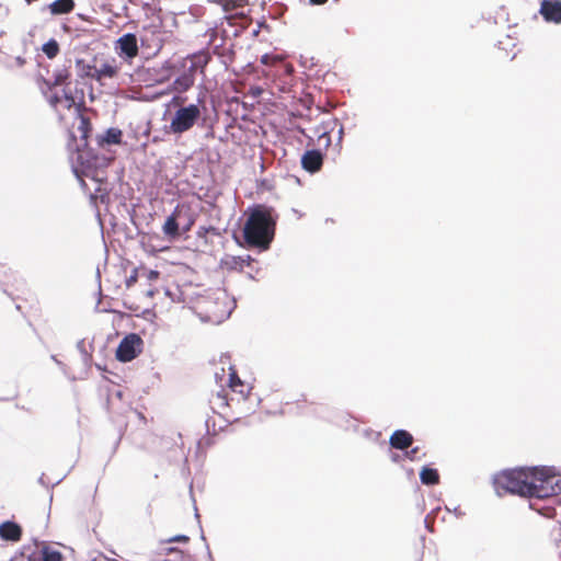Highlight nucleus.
<instances>
[{
	"label": "nucleus",
	"mask_w": 561,
	"mask_h": 561,
	"mask_svg": "<svg viewBox=\"0 0 561 561\" xmlns=\"http://www.w3.org/2000/svg\"><path fill=\"white\" fill-rule=\"evenodd\" d=\"M260 32H261V31H260L257 27H256V28H254V30L252 31V33H251L252 37H256V36L260 34Z\"/></svg>",
	"instance_id": "obj_63"
},
{
	"label": "nucleus",
	"mask_w": 561,
	"mask_h": 561,
	"mask_svg": "<svg viewBox=\"0 0 561 561\" xmlns=\"http://www.w3.org/2000/svg\"><path fill=\"white\" fill-rule=\"evenodd\" d=\"M42 51L48 59H54L60 51L59 43L55 38H49L42 45Z\"/></svg>",
	"instance_id": "obj_25"
},
{
	"label": "nucleus",
	"mask_w": 561,
	"mask_h": 561,
	"mask_svg": "<svg viewBox=\"0 0 561 561\" xmlns=\"http://www.w3.org/2000/svg\"><path fill=\"white\" fill-rule=\"evenodd\" d=\"M31 551H35V549H32L31 545H24L12 557H15L16 561H28Z\"/></svg>",
	"instance_id": "obj_30"
},
{
	"label": "nucleus",
	"mask_w": 561,
	"mask_h": 561,
	"mask_svg": "<svg viewBox=\"0 0 561 561\" xmlns=\"http://www.w3.org/2000/svg\"><path fill=\"white\" fill-rule=\"evenodd\" d=\"M95 367L101 370V371H105L106 370V367L105 366H102L101 364H95Z\"/></svg>",
	"instance_id": "obj_64"
},
{
	"label": "nucleus",
	"mask_w": 561,
	"mask_h": 561,
	"mask_svg": "<svg viewBox=\"0 0 561 561\" xmlns=\"http://www.w3.org/2000/svg\"><path fill=\"white\" fill-rule=\"evenodd\" d=\"M327 2H328V0H308V3L310 5H322Z\"/></svg>",
	"instance_id": "obj_51"
},
{
	"label": "nucleus",
	"mask_w": 561,
	"mask_h": 561,
	"mask_svg": "<svg viewBox=\"0 0 561 561\" xmlns=\"http://www.w3.org/2000/svg\"><path fill=\"white\" fill-rule=\"evenodd\" d=\"M194 222H195V218L192 216H188L187 222L181 228V236L184 233H187L192 229V226L194 225Z\"/></svg>",
	"instance_id": "obj_45"
},
{
	"label": "nucleus",
	"mask_w": 561,
	"mask_h": 561,
	"mask_svg": "<svg viewBox=\"0 0 561 561\" xmlns=\"http://www.w3.org/2000/svg\"><path fill=\"white\" fill-rule=\"evenodd\" d=\"M206 553H207V561H214L213 553L210 551L209 545L206 542Z\"/></svg>",
	"instance_id": "obj_52"
},
{
	"label": "nucleus",
	"mask_w": 561,
	"mask_h": 561,
	"mask_svg": "<svg viewBox=\"0 0 561 561\" xmlns=\"http://www.w3.org/2000/svg\"><path fill=\"white\" fill-rule=\"evenodd\" d=\"M334 126H331V123H322L314 128V134L318 136V140L324 139V148L322 150L327 151L331 146V136L330 134L333 131Z\"/></svg>",
	"instance_id": "obj_24"
},
{
	"label": "nucleus",
	"mask_w": 561,
	"mask_h": 561,
	"mask_svg": "<svg viewBox=\"0 0 561 561\" xmlns=\"http://www.w3.org/2000/svg\"><path fill=\"white\" fill-rule=\"evenodd\" d=\"M210 423H211V432L215 434V421L211 417L206 419L205 426H206V433L210 434Z\"/></svg>",
	"instance_id": "obj_46"
},
{
	"label": "nucleus",
	"mask_w": 561,
	"mask_h": 561,
	"mask_svg": "<svg viewBox=\"0 0 561 561\" xmlns=\"http://www.w3.org/2000/svg\"><path fill=\"white\" fill-rule=\"evenodd\" d=\"M273 12L270 10L268 15L273 19H277L284 14L286 7L283 3H275L272 5Z\"/></svg>",
	"instance_id": "obj_35"
},
{
	"label": "nucleus",
	"mask_w": 561,
	"mask_h": 561,
	"mask_svg": "<svg viewBox=\"0 0 561 561\" xmlns=\"http://www.w3.org/2000/svg\"><path fill=\"white\" fill-rule=\"evenodd\" d=\"M194 508H195V517L197 518L198 524H201L199 514H198L197 507L195 506ZM199 528H201V540H203L206 543L207 539H206L205 534L203 531L202 525H199Z\"/></svg>",
	"instance_id": "obj_48"
},
{
	"label": "nucleus",
	"mask_w": 561,
	"mask_h": 561,
	"mask_svg": "<svg viewBox=\"0 0 561 561\" xmlns=\"http://www.w3.org/2000/svg\"><path fill=\"white\" fill-rule=\"evenodd\" d=\"M267 59H268V55H267V54H265V55H263V56L261 57V62H262L263 65H266V64H267Z\"/></svg>",
	"instance_id": "obj_60"
},
{
	"label": "nucleus",
	"mask_w": 561,
	"mask_h": 561,
	"mask_svg": "<svg viewBox=\"0 0 561 561\" xmlns=\"http://www.w3.org/2000/svg\"><path fill=\"white\" fill-rule=\"evenodd\" d=\"M160 554L174 556L172 561H193L194 557L188 552L175 546H168L161 549Z\"/></svg>",
	"instance_id": "obj_22"
},
{
	"label": "nucleus",
	"mask_w": 561,
	"mask_h": 561,
	"mask_svg": "<svg viewBox=\"0 0 561 561\" xmlns=\"http://www.w3.org/2000/svg\"><path fill=\"white\" fill-rule=\"evenodd\" d=\"M138 271H139L138 267L133 268L130 275L126 278L125 284H126L127 288H130L131 286H134L137 283L138 276H139Z\"/></svg>",
	"instance_id": "obj_36"
},
{
	"label": "nucleus",
	"mask_w": 561,
	"mask_h": 561,
	"mask_svg": "<svg viewBox=\"0 0 561 561\" xmlns=\"http://www.w3.org/2000/svg\"><path fill=\"white\" fill-rule=\"evenodd\" d=\"M539 13L548 23H561V0H541Z\"/></svg>",
	"instance_id": "obj_11"
},
{
	"label": "nucleus",
	"mask_w": 561,
	"mask_h": 561,
	"mask_svg": "<svg viewBox=\"0 0 561 561\" xmlns=\"http://www.w3.org/2000/svg\"><path fill=\"white\" fill-rule=\"evenodd\" d=\"M14 61H15V65L18 67H20V68L23 67L26 64V59L24 57H22V56L15 57Z\"/></svg>",
	"instance_id": "obj_50"
},
{
	"label": "nucleus",
	"mask_w": 561,
	"mask_h": 561,
	"mask_svg": "<svg viewBox=\"0 0 561 561\" xmlns=\"http://www.w3.org/2000/svg\"><path fill=\"white\" fill-rule=\"evenodd\" d=\"M124 307L128 310H131V311H137L139 308L138 306H134V305H129L128 302L124 301L123 302Z\"/></svg>",
	"instance_id": "obj_54"
},
{
	"label": "nucleus",
	"mask_w": 561,
	"mask_h": 561,
	"mask_svg": "<svg viewBox=\"0 0 561 561\" xmlns=\"http://www.w3.org/2000/svg\"><path fill=\"white\" fill-rule=\"evenodd\" d=\"M37 81L43 83L47 88V90H50V91L53 89H55L56 87H58V84L53 83V80L46 79L42 75L38 76Z\"/></svg>",
	"instance_id": "obj_43"
},
{
	"label": "nucleus",
	"mask_w": 561,
	"mask_h": 561,
	"mask_svg": "<svg viewBox=\"0 0 561 561\" xmlns=\"http://www.w3.org/2000/svg\"><path fill=\"white\" fill-rule=\"evenodd\" d=\"M67 148L71 153V170L76 178L84 174L96 183L106 180L105 169L112 162V158L98 152L89 144L79 145L78 137L72 131H69Z\"/></svg>",
	"instance_id": "obj_3"
},
{
	"label": "nucleus",
	"mask_w": 561,
	"mask_h": 561,
	"mask_svg": "<svg viewBox=\"0 0 561 561\" xmlns=\"http://www.w3.org/2000/svg\"><path fill=\"white\" fill-rule=\"evenodd\" d=\"M23 536L22 526L14 519H7L0 523V539L5 542H18Z\"/></svg>",
	"instance_id": "obj_13"
},
{
	"label": "nucleus",
	"mask_w": 561,
	"mask_h": 561,
	"mask_svg": "<svg viewBox=\"0 0 561 561\" xmlns=\"http://www.w3.org/2000/svg\"><path fill=\"white\" fill-rule=\"evenodd\" d=\"M413 435L404 428H398L393 431L389 437L390 448L400 451L409 448L413 444Z\"/></svg>",
	"instance_id": "obj_16"
},
{
	"label": "nucleus",
	"mask_w": 561,
	"mask_h": 561,
	"mask_svg": "<svg viewBox=\"0 0 561 561\" xmlns=\"http://www.w3.org/2000/svg\"><path fill=\"white\" fill-rule=\"evenodd\" d=\"M77 350L81 354L83 363L89 365L92 360V355L85 350V343L83 339L77 342Z\"/></svg>",
	"instance_id": "obj_31"
},
{
	"label": "nucleus",
	"mask_w": 561,
	"mask_h": 561,
	"mask_svg": "<svg viewBox=\"0 0 561 561\" xmlns=\"http://www.w3.org/2000/svg\"><path fill=\"white\" fill-rule=\"evenodd\" d=\"M123 130L118 127H108L102 134H98L95 137L96 145L99 148H105L108 146L121 145L123 142Z\"/></svg>",
	"instance_id": "obj_14"
},
{
	"label": "nucleus",
	"mask_w": 561,
	"mask_h": 561,
	"mask_svg": "<svg viewBox=\"0 0 561 561\" xmlns=\"http://www.w3.org/2000/svg\"><path fill=\"white\" fill-rule=\"evenodd\" d=\"M537 469L538 467H516L495 473L492 483L496 494L499 496L513 494L529 499H546L547 493H539L543 479L538 478Z\"/></svg>",
	"instance_id": "obj_2"
},
{
	"label": "nucleus",
	"mask_w": 561,
	"mask_h": 561,
	"mask_svg": "<svg viewBox=\"0 0 561 561\" xmlns=\"http://www.w3.org/2000/svg\"><path fill=\"white\" fill-rule=\"evenodd\" d=\"M256 260L251 255H238V256H229L222 261L224 266L229 271L242 272L244 266H249L252 268V263Z\"/></svg>",
	"instance_id": "obj_17"
},
{
	"label": "nucleus",
	"mask_w": 561,
	"mask_h": 561,
	"mask_svg": "<svg viewBox=\"0 0 561 561\" xmlns=\"http://www.w3.org/2000/svg\"><path fill=\"white\" fill-rule=\"evenodd\" d=\"M118 73V68L107 61H104L100 68H95L93 72V79L100 81L102 78H114Z\"/></svg>",
	"instance_id": "obj_23"
},
{
	"label": "nucleus",
	"mask_w": 561,
	"mask_h": 561,
	"mask_svg": "<svg viewBox=\"0 0 561 561\" xmlns=\"http://www.w3.org/2000/svg\"><path fill=\"white\" fill-rule=\"evenodd\" d=\"M115 50L123 59H131L138 54V38L135 33H125L115 42Z\"/></svg>",
	"instance_id": "obj_8"
},
{
	"label": "nucleus",
	"mask_w": 561,
	"mask_h": 561,
	"mask_svg": "<svg viewBox=\"0 0 561 561\" xmlns=\"http://www.w3.org/2000/svg\"><path fill=\"white\" fill-rule=\"evenodd\" d=\"M82 105H84V101L80 100L76 106V115L79 119L78 130L80 131V137L78 138L79 145L85 146L89 144V138L92 135L93 126L91 119L82 113Z\"/></svg>",
	"instance_id": "obj_12"
},
{
	"label": "nucleus",
	"mask_w": 561,
	"mask_h": 561,
	"mask_svg": "<svg viewBox=\"0 0 561 561\" xmlns=\"http://www.w3.org/2000/svg\"><path fill=\"white\" fill-rule=\"evenodd\" d=\"M278 214L264 204H253L248 208V216L242 228V238L247 249H255L259 253L271 248L275 238Z\"/></svg>",
	"instance_id": "obj_1"
},
{
	"label": "nucleus",
	"mask_w": 561,
	"mask_h": 561,
	"mask_svg": "<svg viewBox=\"0 0 561 561\" xmlns=\"http://www.w3.org/2000/svg\"><path fill=\"white\" fill-rule=\"evenodd\" d=\"M71 59H67L62 68H57L53 73V83L69 87L71 83Z\"/></svg>",
	"instance_id": "obj_20"
},
{
	"label": "nucleus",
	"mask_w": 561,
	"mask_h": 561,
	"mask_svg": "<svg viewBox=\"0 0 561 561\" xmlns=\"http://www.w3.org/2000/svg\"><path fill=\"white\" fill-rule=\"evenodd\" d=\"M420 481L423 485L434 486L440 482V474L431 463L425 465L420 470Z\"/></svg>",
	"instance_id": "obj_18"
},
{
	"label": "nucleus",
	"mask_w": 561,
	"mask_h": 561,
	"mask_svg": "<svg viewBox=\"0 0 561 561\" xmlns=\"http://www.w3.org/2000/svg\"><path fill=\"white\" fill-rule=\"evenodd\" d=\"M233 1L238 5H243V4L248 3V0H233Z\"/></svg>",
	"instance_id": "obj_62"
},
{
	"label": "nucleus",
	"mask_w": 561,
	"mask_h": 561,
	"mask_svg": "<svg viewBox=\"0 0 561 561\" xmlns=\"http://www.w3.org/2000/svg\"><path fill=\"white\" fill-rule=\"evenodd\" d=\"M325 158L327 151L320 148H307L300 157L301 169L313 175L321 171Z\"/></svg>",
	"instance_id": "obj_7"
},
{
	"label": "nucleus",
	"mask_w": 561,
	"mask_h": 561,
	"mask_svg": "<svg viewBox=\"0 0 561 561\" xmlns=\"http://www.w3.org/2000/svg\"><path fill=\"white\" fill-rule=\"evenodd\" d=\"M61 100V96L58 95V93H53L49 99H48V102L51 106H56Z\"/></svg>",
	"instance_id": "obj_47"
},
{
	"label": "nucleus",
	"mask_w": 561,
	"mask_h": 561,
	"mask_svg": "<svg viewBox=\"0 0 561 561\" xmlns=\"http://www.w3.org/2000/svg\"><path fill=\"white\" fill-rule=\"evenodd\" d=\"M36 543L35 551H31L28 554V561H64V554L50 547L44 541L34 540Z\"/></svg>",
	"instance_id": "obj_9"
},
{
	"label": "nucleus",
	"mask_w": 561,
	"mask_h": 561,
	"mask_svg": "<svg viewBox=\"0 0 561 561\" xmlns=\"http://www.w3.org/2000/svg\"><path fill=\"white\" fill-rule=\"evenodd\" d=\"M122 435H123V434L121 433V434L118 435V437H117L116 442L114 443V447H113V451H112V454H114V453L116 451V449H117V447H118V445H119V443H121Z\"/></svg>",
	"instance_id": "obj_56"
},
{
	"label": "nucleus",
	"mask_w": 561,
	"mask_h": 561,
	"mask_svg": "<svg viewBox=\"0 0 561 561\" xmlns=\"http://www.w3.org/2000/svg\"><path fill=\"white\" fill-rule=\"evenodd\" d=\"M229 370H230V374H229V379H228V382H229V387L233 390V391H237V387L238 386H243V381L240 379V377L238 376L236 369L233 368V366H230L229 367Z\"/></svg>",
	"instance_id": "obj_29"
},
{
	"label": "nucleus",
	"mask_w": 561,
	"mask_h": 561,
	"mask_svg": "<svg viewBox=\"0 0 561 561\" xmlns=\"http://www.w3.org/2000/svg\"><path fill=\"white\" fill-rule=\"evenodd\" d=\"M128 211V215H129V220L130 222L135 226V228L137 229V233H140V229H139V225L136 220V209H135V206H131L130 209L127 210Z\"/></svg>",
	"instance_id": "obj_41"
},
{
	"label": "nucleus",
	"mask_w": 561,
	"mask_h": 561,
	"mask_svg": "<svg viewBox=\"0 0 561 561\" xmlns=\"http://www.w3.org/2000/svg\"><path fill=\"white\" fill-rule=\"evenodd\" d=\"M199 103L201 98L198 96L196 103L178 106L171 115L169 126H165V131L171 135L180 136L188 131L195 125L204 127L206 117L202 113Z\"/></svg>",
	"instance_id": "obj_4"
},
{
	"label": "nucleus",
	"mask_w": 561,
	"mask_h": 561,
	"mask_svg": "<svg viewBox=\"0 0 561 561\" xmlns=\"http://www.w3.org/2000/svg\"><path fill=\"white\" fill-rule=\"evenodd\" d=\"M190 540H191V538L187 535L178 534V535L171 536V537H169L167 539L160 540V543L161 545H170V543H183V545H186V543L190 542Z\"/></svg>",
	"instance_id": "obj_28"
},
{
	"label": "nucleus",
	"mask_w": 561,
	"mask_h": 561,
	"mask_svg": "<svg viewBox=\"0 0 561 561\" xmlns=\"http://www.w3.org/2000/svg\"><path fill=\"white\" fill-rule=\"evenodd\" d=\"M145 271V276L146 278L149 280V282H153V280H157L160 276V272L157 271V270H147V268H144Z\"/></svg>",
	"instance_id": "obj_40"
},
{
	"label": "nucleus",
	"mask_w": 561,
	"mask_h": 561,
	"mask_svg": "<svg viewBox=\"0 0 561 561\" xmlns=\"http://www.w3.org/2000/svg\"><path fill=\"white\" fill-rule=\"evenodd\" d=\"M144 341L137 333L126 334L118 343L115 358L121 363H128L139 356Z\"/></svg>",
	"instance_id": "obj_5"
},
{
	"label": "nucleus",
	"mask_w": 561,
	"mask_h": 561,
	"mask_svg": "<svg viewBox=\"0 0 561 561\" xmlns=\"http://www.w3.org/2000/svg\"><path fill=\"white\" fill-rule=\"evenodd\" d=\"M402 451L404 453L405 459H409L411 461H415V460L420 459V457H419L420 447L419 446L412 447L410 449L407 448Z\"/></svg>",
	"instance_id": "obj_34"
},
{
	"label": "nucleus",
	"mask_w": 561,
	"mask_h": 561,
	"mask_svg": "<svg viewBox=\"0 0 561 561\" xmlns=\"http://www.w3.org/2000/svg\"><path fill=\"white\" fill-rule=\"evenodd\" d=\"M83 176H84V174H79V178H76V179L78 180L82 192L89 196V191H91V190H90L89 185L87 184V182L83 180Z\"/></svg>",
	"instance_id": "obj_44"
},
{
	"label": "nucleus",
	"mask_w": 561,
	"mask_h": 561,
	"mask_svg": "<svg viewBox=\"0 0 561 561\" xmlns=\"http://www.w3.org/2000/svg\"><path fill=\"white\" fill-rule=\"evenodd\" d=\"M204 64L201 58L190 60L188 66L186 61H182L183 71L173 81L174 90L179 93L186 92L194 84L195 75L198 70L202 71Z\"/></svg>",
	"instance_id": "obj_6"
},
{
	"label": "nucleus",
	"mask_w": 561,
	"mask_h": 561,
	"mask_svg": "<svg viewBox=\"0 0 561 561\" xmlns=\"http://www.w3.org/2000/svg\"><path fill=\"white\" fill-rule=\"evenodd\" d=\"M62 98L67 101V108H71L77 106L75 103V96L72 92L68 89V87L62 88Z\"/></svg>",
	"instance_id": "obj_33"
},
{
	"label": "nucleus",
	"mask_w": 561,
	"mask_h": 561,
	"mask_svg": "<svg viewBox=\"0 0 561 561\" xmlns=\"http://www.w3.org/2000/svg\"><path fill=\"white\" fill-rule=\"evenodd\" d=\"M407 476L409 479L414 477V470L412 468L407 469Z\"/></svg>",
	"instance_id": "obj_59"
},
{
	"label": "nucleus",
	"mask_w": 561,
	"mask_h": 561,
	"mask_svg": "<svg viewBox=\"0 0 561 561\" xmlns=\"http://www.w3.org/2000/svg\"><path fill=\"white\" fill-rule=\"evenodd\" d=\"M260 31L261 30H267L270 31V25L266 23L265 19L262 18V20L257 21V26H256Z\"/></svg>",
	"instance_id": "obj_49"
},
{
	"label": "nucleus",
	"mask_w": 561,
	"mask_h": 561,
	"mask_svg": "<svg viewBox=\"0 0 561 561\" xmlns=\"http://www.w3.org/2000/svg\"><path fill=\"white\" fill-rule=\"evenodd\" d=\"M76 68L80 78L91 77L93 78L92 69L93 66L87 62L83 58L76 59Z\"/></svg>",
	"instance_id": "obj_27"
},
{
	"label": "nucleus",
	"mask_w": 561,
	"mask_h": 561,
	"mask_svg": "<svg viewBox=\"0 0 561 561\" xmlns=\"http://www.w3.org/2000/svg\"><path fill=\"white\" fill-rule=\"evenodd\" d=\"M296 130H297L301 136H304L305 138H307V139H308L307 147H311V146H313V137H312V136H310V135H308V134H307V130H306L304 127H301V126H297V127H296Z\"/></svg>",
	"instance_id": "obj_42"
},
{
	"label": "nucleus",
	"mask_w": 561,
	"mask_h": 561,
	"mask_svg": "<svg viewBox=\"0 0 561 561\" xmlns=\"http://www.w3.org/2000/svg\"><path fill=\"white\" fill-rule=\"evenodd\" d=\"M553 468L538 467V478H542V488L540 493H547V497L561 493V478L553 481L554 473L551 471Z\"/></svg>",
	"instance_id": "obj_10"
},
{
	"label": "nucleus",
	"mask_w": 561,
	"mask_h": 561,
	"mask_svg": "<svg viewBox=\"0 0 561 561\" xmlns=\"http://www.w3.org/2000/svg\"><path fill=\"white\" fill-rule=\"evenodd\" d=\"M141 316L142 318H147L148 316H154V311L152 309H145L142 312H141Z\"/></svg>",
	"instance_id": "obj_53"
},
{
	"label": "nucleus",
	"mask_w": 561,
	"mask_h": 561,
	"mask_svg": "<svg viewBox=\"0 0 561 561\" xmlns=\"http://www.w3.org/2000/svg\"><path fill=\"white\" fill-rule=\"evenodd\" d=\"M162 231L169 240H176L181 237V228L175 218V211L165 218L162 225Z\"/></svg>",
	"instance_id": "obj_19"
},
{
	"label": "nucleus",
	"mask_w": 561,
	"mask_h": 561,
	"mask_svg": "<svg viewBox=\"0 0 561 561\" xmlns=\"http://www.w3.org/2000/svg\"><path fill=\"white\" fill-rule=\"evenodd\" d=\"M110 191L111 188L108 187L107 179L105 181H101V183H98V186L94 191H89V202L91 206H93L96 209L98 219H100L98 202H100L101 204H108Z\"/></svg>",
	"instance_id": "obj_15"
},
{
	"label": "nucleus",
	"mask_w": 561,
	"mask_h": 561,
	"mask_svg": "<svg viewBox=\"0 0 561 561\" xmlns=\"http://www.w3.org/2000/svg\"><path fill=\"white\" fill-rule=\"evenodd\" d=\"M176 71V65L170 60H165L161 66L159 71V76L156 79L158 82H163L169 80Z\"/></svg>",
	"instance_id": "obj_26"
},
{
	"label": "nucleus",
	"mask_w": 561,
	"mask_h": 561,
	"mask_svg": "<svg viewBox=\"0 0 561 561\" xmlns=\"http://www.w3.org/2000/svg\"><path fill=\"white\" fill-rule=\"evenodd\" d=\"M65 478H66V474H65V476H62L60 479H58L55 483H53L51 485H49V484H48V482H47V481H46V479H45V473H42V474H41V477L38 478L37 482H38L41 485H43V486H45V488H47V489H48V488L53 489L54 486H56L57 484H59V483H60Z\"/></svg>",
	"instance_id": "obj_39"
},
{
	"label": "nucleus",
	"mask_w": 561,
	"mask_h": 561,
	"mask_svg": "<svg viewBox=\"0 0 561 561\" xmlns=\"http://www.w3.org/2000/svg\"><path fill=\"white\" fill-rule=\"evenodd\" d=\"M307 60H308L307 58H305L304 56H301V57H300V65H301L302 67H307Z\"/></svg>",
	"instance_id": "obj_61"
},
{
	"label": "nucleus",
	"mask_w": 561,
	"mask_h": 561,
	"mask_svg": "<svg viewBox=\"0 0 561 561\" xmlns=\"http://www.w3.org/2000/svg\"><path fill=\"white\" fill-rule=\"evenodd\" d=\"M389 458L393 463H401L404 458V453L401 454L393 451L391 448L389 449Z\"/></svg>",
	"instance_id": "obj_38"
},
{
	"label": "nucleus",
	"mask_w": 561,
	"mask_h": 561,
	"mask_svg": "<svg viewBox=\"0 0 561 561\" xmlns=\"http://www.w3.org/2000/svg\"><path fill=\"white\" fill-rule=\"evenodd\" d=\"M157 291H158L157 289H154V288H150V289H148V290L145 293V295H146L147 297H149V298H152V297L157 294Z\"/></svg>",
	"instance_id": "obj_55"
},
{
	"label": "nucleus",
	"mask_w": 561,
	"mask_h": 561,
	"mask_svg": "<svg viewBox=\"0 0 561 561\" xmlns=\"http://www.w3.org/2000/svg\"><path fill=\"white\" fill-rule=\"evenodd\" d=\"M75 5V0H55L45 9H48L51 15H62L70 13Z\"/></svg>",
	"instance_id": "obj_21"
},
{
	"label": "nucleus",
	"mask_w": 561,
	"mask_h": 561,
	"mask_svg": "<svg viewBox=\"0 0 561 561\" xmlns=\"http://www.w3.org/2000/svg\"><path fill=\"white\" fill-rule=\"evenodd\" d=\"M453 512H454V514H455L456 516H462V515H463V512H461V510H460V507H459V506L455 507V508L453 510Z\"/></svg>",
	"instance_id": "obj_58"
},
{
	"label": "nucleus",
	"mask_w": 561,
	"mask_h": 561,
	"mask_svg": "<svg viewBox=\"0 0 561 561\" xmlns=\"http://www.w3.org/2000/svg\"><path fill=\"white\" fill-rule=\"evenodd\" d=\"M96 279L99 283V294H101V273L99 268H96Z\"/></svg>",
	"instance_id": "obj_57"
},
{
	"label": "nucleus",
	"mask_w": 561,
	"mask_h": 561,
	"mask_svg": "<svg viewBox=\"0 0 561 561\" xmlns=\"http://www.w3.org/2000/svg\"><path fill=\"white\" fill-rule=\"evenodd\" d=\"M339 125V130H337V139H336V142H335V148H337V151L340 152L341 148H342V141H343V137H344V127L342 124H340L339 119L337 118H334L332 122H331V126H336Z\"/></svg>",
	"instance_id": "obj_32"
},
{
	"label": "nucleus",
	"mask_w": 561,
	"mask_h": 561,
	"mask_svg": "<svg viewBox=\"0 0 561 561\" xmlns=\"http://www.w3.org/2000/svg\"><path fill=\"white\" fill-rule=\"evenodd\" d=\"M208 232L216 233V228L213 226H201L196 232L198 238H206Z\"/></svg>",
	"instance_id": "obj_37"
}]
</instances>
